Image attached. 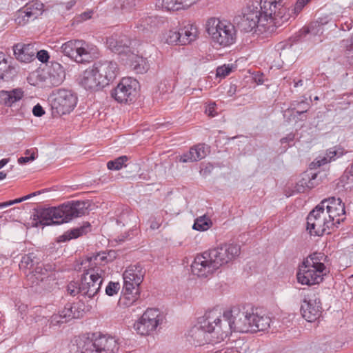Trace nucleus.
Segmentation results:
<instances>
[{"label": "nucleus", "mask_w": 353, "mask_h": 353, "mask_svg": "<svg viewBox=\"0 0 353 353\" xmlns=\"http://www.w3.org/2000/svg\"><path fill=\"white\" fill-rule=\"evenodd\" d=\"M145 271L139 265L128 268L123 274L125 295H132L134 299L139 294V286L143 282Z\"/></svg>", "instance_id": "nucleus-12"}, {"label": "nucleus", "mask_w": 353, "mask_h": 353, "mask_svg": "<svg viewBox=\"0 0 353 353\" xmlns=\"http://www.w3.org/2000/svg\"><path fill=\"white\" fill-rule=\"evenodd\" d=\"M106 259V256L105 253H103L102 254H98L97 255L94 256V257H92L90 259V261H103Z\"/></svg>", "instance_id": "nucleus-57"}, {"label": "nucleus", "mask_w": 353, "mask_h": 353, "mask_svg": "<svg viewBox=\"0 0 353 353\" xmlns=\"http://www.w3.org/2000/svg\"><path fill=\"white\" fill-rule=\"evenodd\" d=\"M120 289V284L110 281L105 288V294L110 296L117 294Z\"/></svg>", "instance_id": "nucleus-47"}, {"label": "nucleus", "mask_w": 353, "mask_h": 353, "mask_svg": "<svg viewBox=\"0 0 353 353\" xmlns=\"http://www.w3.org/2000/svg\"><path fill=\"white\" fill-rule=\"evenodd\" d=\"M77 341V353H95L94 339L80 338Z\"/></svg>", "instance_id": "nucleus-32"}, {"label": "nucleus", "mask_w": 353, "mask_h": 353, "mask_svg": "<svg viewBox=\"0 0 353 353\" xmlns=\"http://www.w3.org/2000/svg\"><path fill=\"white\" fill-rule=\"evenodd\" d=\"M16 58L21 62H30L34 59L35 50L32 44L17 43L13 47Z\"/></svg>", "instance_id": "nucleus-24"}, {"label": "nucleus", "mask_w": 353, "mask_h": 353, "mask_svg": "<svg viewBox=\"0 0 353 353\" xmlns=\"http://www.w3.org/2000/svg\"><path fill=\"white\" fill-rule=\"evenodd\" d=\"M310 107V103L307 101L306 99L294 101L291 103L290 108L285 111L284 116L288 113L291 115L292 112L296 109L302 110V112H307Z\"/></svg>", "instance_id": "nucleus-37"}, {"label": "nucleus", "mask_w": 353, "mask_h": 353, "mask_svg": "<svg viewBox=\"0 0 353 353\" xmlns=\"http://www.w3.org/2000/svg\"><path fill=\"white\" fill-rule=\"evenodd\" d=\"M80 44L77 46L74 60L78 63L90 62L97 57V49L83 40H79Z\"/></svg>", "instance_id": "nucleus-21"}, {"label": "nucleus", "mask_w": 353, "mask_h": 353, "mask_svg": "<svg viewBox=\"0 0 353 353\" xmlns=\"http://www.w3.org/2000/svg\"><path fill=\"white\" fill-rule=\"evenodd\" d=\"M10 205H12V203H10V201H6V202L0 203V208H6V207H8Z\"/></svg>", "instance_id": "nucleus-58"}, {"label": "nucleus", "mask_w": 353, "mask_h": 353, "mask_svg": "<svg viewBox=\"0 0 353 353\" xmlns=\"http://www.w3.org/2000/svg\"><path fill=\"white\" fill-rule=\"evenodd\" d=\"M23 97V91L20 88L10 91L1 90L0 92V102L7 106H12L13 103L19 101Z\"/></svg>", "instance_id": "nucleus-27"}, {"label": "nucleus", "mask_w": 353, "mask_h": 353, "mask_svg": "<svg viewBox=\"0 0 353 353\" xmlns=\"http://www.w3.org/2000/svg\"><path fill=\"white\" fill-rule=\"evenodd\" d=\"M228 331L224 330L223 320L219 317L206 316L199 325L194 326L190 335L193 339L195 345H203L210 343L214 339H223L228 335Z\"/></svg>", "instance_id": "nucleus-5"}, {"label": "nucleus", "mask_w": 353, "mask_h": 353, "mask_svg": "<svg viewBox=\"0 0 353 353\" xmlns=\"http://www.w3.org/2000/svg\"><path fill=\"white\" fill-rule=\"evenodd\" d=\"M106 43L112 52L121 54L128 50L131 41L126 35L114 34L107 39Z\"/></svg>", "instance_id": "nucleus-22"}, {"label": "nucleus", "mask_w": 353, "mask_h": 353, "mask_svg": "<svg viewBox=\"0 0 353 353\" xmlns=\"http://www.w3.org/2000/svg\"><path fill=\"white\" fill-rule=\"evenodd\" d=\"M92 14H93V12L91 11V10L84 12L81 13L78 17L77 21H86L88 19H90L92 17Z\"/></svg>", "instance_id": "nucleus-54"}, {"label": "nucleus", "mask_w": 353, "mask_h": 353, "mask_svg": "<svg viewBox=\"0 0 353 353\" xmlns=\"http://www.w3.org/2000/svg\"><path fill=\"white\" fill-rule=\"evenodd\" d=\"M95 353H116L119 350L117 339L108 335H100L94 339Z\"/></svg>", "instance_id": "nucleus-19"}, {"label": "nucleus", "mask_w": 353, "mask_h": 353, "mask_svg": "<svg viewBox=\"0 0 353 353\" xmlns=\"http://www.w3.org/2000/svg\"><path fill=\"white\" fill-rule=\"evenodd\" d=\"M50 75L53 79V83L58 85L63 81L65 74L63 66L60 63L54 62L52 64Z\"/></svg>", "instance_id": "nucleus-33"}, {"label": "nucleus", "mask_w": 353, "mask_h": 353, "mask_svg": "<svg viewBox=\"0 0 353 353\" xmlns=\"http://www.w3.org/2000/svg\"><path fill=\"white\" fill-rule=\"evenodd\" d=\"M301 312L303 317L309 322L315 321L321 316V303L319 294L315 291L308 290L304 294Z\"/></svg>", "instance_id": "nucleus-13"}, {"label": "nucleus", "mask_w": 353, "mask_h": 353, "mask_svg": "<svg viewBox=\"0 0 353 353\" xmlns=\"http://www.w3.org/2000/svg\"><path fill=\"white\" fill-rule=\"evenodd\" d=\"M164 39L168 44L180 45V33L179 30H169L165 34Z\"/></svg>", "instance_id": "nucleus-40"}, {"label": "nucleus", "mask_w": 353, "mask_h": 353, "mask_svg": "<svg viewBox=\"0 0 353 353\" xmlns=\"http://www.w3.org/2000/svg\"><path fill=\"white\" fill-rule=\"evenodd\" d=\"M162 8L166 10H179L183 9L182 6L176 0H162Z\"/></svg>", "instance_id": "nucleus-43"}, {"label": "nucleus", "mask_w": 353, "mask_h": 353, "mask_svg": "<svg viewBox=\"0 0 353 353\" xmlns=\"http://www.w3.org/2000/svg\"><path fill=\"white\" fill-rule=\"evenodd\" d=\"M295 134L294 133H290L286 137L281 139L280 142L281 144L288 143L289 146L291 145V143H292L294 140Z\"/></svg>", "instance_id": "nucleus-51"}, {"label": "nucleus", "mask_w": 353, "mask_h": 353, "mask_svg": "<svg viewBox=\"0 0 353 353\" xmlns=\"http://www.w3.org/2000/svg\"><path fill=\"white\" fill-rule=\"evenodd\" d=\"M180 33V45H187L195 40L197 30L193 25L188 24L179 30Z\"/></svg>", "instance_id": "nucleus-30"}, {"label": "nucleus", "mask_w": 353, "mask_h": 353, "mask_svg": "<svg viewBox=\"0 0 353 353\" xmlns=\"http://www.w3.org/2000/svg\"><path fill=\"white\" fill-rule=\"evenodd\" d=\"M212 224L211 220L203 215L195 219L192 228L198 231H205L210 228Z\"/></svg>", "instance_id": "nucleus-38"}, {"label": "nucleus", "mask_w": 353, "mask_h": 353, "mask_svg": "<svg viewBox=\"0 0 353 353\" xmlns=\"http://www.w3.org/2000/svg\"><path fill=\"white\" fill-rule=\"evenodd\" d=\"M105 271L100 267L90 268L81 276L79 284L80 294L89 298L94 297L101 289Z\"/></svg>", "instance_id": "nucleus-8"}, {"label": "nucleus", "mask_w": 353, "mask_h": 353, "mask_svg": "<svg viewBox=\"0 0 353 353\" xmlns=\"http://www.w3.org/2000/svg\"><path fill=\"white\" fill-rule=\"evenodd\" d=\"M310 1V0H297L294 7V10L299 12L301 11L305 5Z\"/></svg>", "instance_id": "nucleus-55"}, {"label": "nucleus", "mask_w": 353, "mask_h": 353, "mask_svg": "<svg viewBox=\"0 0 353 353\" xmlns=\"http://www.w3.org/2000/svg\"><path fill=\"white\" fill-rule=\"evenodd\" d=\"M130 232L121 234L115 239L119 243H123L129 239Z\"/></svg>", "instance_id": "nucleus-56"}, {"label": "nucleus", "mask_w": 353, "mask_h": 353, "mask_svg": "<svg viewBox=\"0 0 353 353\" xmlns=\"http://www.w3.org/2000/svg\"><path fill=\"white\" fill-rule=\"evenodd\" d=\"M43 8V3L39 1L28 2L17 12L15 21L20 26H24L42 15Z\"/></svg>", "instance_id": "nucleus-16"}, {"label": "nucleus", "mask_w": 353, "mask_h": 353, "mask_svg": "<svg viewBox=\"0 0 353 353\" xmlns=\"http://www.w3.org/2000/svg\"><path fill=\"white\" fill-rule=\"evenodd\" d=\"M35 54L38 60L42 63H46L50 58L48 52L45 50H41L37 52H35Z\"/></svg>", "instance_id": "nucleus-49"}, {"label": "nucleus", "mask_w": 353, "mask_h": 353, "mask_svg": "<svg viewBox=\"0 0 353 353\" xmlns=\"http://www.w3.org/2000/svg\"><path fill=\"white\" fill-rule=\"evenodd\" d=\"M319 205L325 209L326 208V206L336 207L339 205H344V203L342 202L340 198L332 196L323 200Z\"/></svg>", "instance_id": "nucleus-45"}, {"label": "nucleus", "mask_w": 353, "mask_h": 353, "mask_svg": "<svg viewBox=\"0 0 353 353\" xmlns=\"http://www.w3.org/2000/svg\"><path fill=\"white\" fill-rule=\"evenodd\" d=\"M41 263L34 253H29L28 254L23 255L21 259L20 263L19 264V269L23 272L25 275L28 274V272L32 270L35 266L39 265Z\"/></svg>", "instance_id": "nucleus-29"}, {"label": "nucleus", "mask_w": 353, "mask_h": 353, "mask_svg": "<svg viewBox=\"0 0 353 353\" xmlns=\"http://www.w3.org/2000/svg\"><path fill=\"white\" fill-rule=\"evenodd\" d=\"M82 305L79 303H68L64 307L59 310L57 314H54L50 319L41 317L36 321H41V323H49V327L60 325L65 323L73 319H79L83 316L84 310L81 308Z\"/></svg>", "instance_id": "nucleus-9"}, {"label": "nucleus", "mask_w": 353, "mask_h": 353, "mask_svg": "<svg viewBox=\"0 0 353 353\" xmlns=\"http://www.w3.org/2000/svg\"><path fill=\"white\" fill-rule=\"evenodd\" d=\"M234 68V67L230 64L219 66L216 69V76L224 78L228 76Z\"/></svg>", "instance_id": "nucleus-46"}, {"label": "nucleus", "mask_w": 353, "mask_h": 353, "mask_svg": "<svg viewBox=\"0 0 353 353\" xmlns=\"http://www.w3.org/2000/svg\"><path fill=\"white\" fill-rule=\"evenodd\" d=\"M214 104H212V105H210V106H209V112H210L209 114H210V115H211L212 117L214 116V114H212V108H214Z\"/></svg>", "instance_id": "nucleus-63"}, {"label": "nucleus", "mask_w": 353, "mask_h": 353, "mask_svg": "<svg viewBox=\"0 0 353 353\" xmlns=\"http://www.w3.org/2000/svg\"><path fill=\"white\" fill-rule=\"evenodd\" d=\"M128 160V157L123 155L121 156L112 161H110L107 163V167L110 170H119L123 166H126L125 163Z\"/></svg>", "instance_id": "nucleus-39"}, {"label": "nucleus", "mask_w": 353, "mask_h": 353, "mask_svg": "<svg viewBox=\"0 0 353 353\" xmlns=\"http://www.w3.org/2000/svg\"><path fill=\"white\" fill-rule=\"evenodd\" d=\"M347 152L344 150V148L340 146H334L326 151L325 155L321 159V161H319V165H325L332 161H335L338 158L342 157Z\"/></svg>", "instance_id": "nucleus-31"}, {"label": "nucleus", "mask_w": 353, "mask_h": 353, "mask_svg": "<svg viewBox=\"0 0 353 353\" xmlns=\"http://www.w3.org/2000/svg\"><path fill=\"white\" fill-rule=\"evenodd\" d=\"M15 72V68L8 63L3 55V61L0 63V79L8 81Z\"/></svg>", "instance_id": "nucleus-36"}, {"label": "nucleus", "mask_w": 353, "mask_h": 353, "mask_svg": "<svg viewBox=\"0 0 353 353\" xmlns=\"http://www.w3.org/2000/svg\"><path fill=\"white\" fill-rule=\"evenodd\" d=\"M303 84V81L302 80H299L298 81L294 83V87L297 88L299 86H302Z\"/></svg>", "instance_id": "nucleus-61"}, {"label": "nucleus", "mask_w": 353, "mask_h": 353, "mask_svg": "<svg viewBox=\"0 0 353 353\" xmlns=\"http://www.w3.org/2000/svg\"><path fill=\"white\" fill-rule=\"evenodd\" d=\"M325 213L329 218V219H332L334 221L339 218L345 219L343 216L345 214V204L344 205H339L336 207L333 206H326Z\"/></svg>", "instance_id": "nucleus-34"}, {"label": "nucleus", "mask_w": 353, "mask_h": 353, "mask_svg": "<svg viewBox=\"0 0 353 353\" xmlns=\"http://www.w3.org/2000/svg\"><path fill=\"white\" fill-rule=\"evenodd\" d=\"M90 204L88 201H67L58 207L39 208L33 214L34 225H59L85 215Z\"/></svg>", "instance_id": "nucleus-4"}, {"label": "nucleus", "mask_w": 353, "mask_h": 353, "mask_svg": "<svg viewBox=\"0 0 353 353\" xmlns=\"http://www.w3.org/2000/svg\"><path fill=\"white\" fill-rule=\"evenodd\" d=\"M150 228L152 229H157L159 228V225H158V223H152L150 225Z\"/></svg>", "instance_id": "nucleus-64"}, {"label": "nucleus", "mask_w": 353, "mask_h": 353, "mask_svg": "<svg viewBox=\"0 0 353 353\" xmlns=\"http://www.w3.org/2000/svg\"><path fill=\"white\" fill-rule=\"evenodd\" d=\"M43 266L42 263L37 265L32 270L28 272V274H26L28 285L31 287L39 285L46 278H48L47 270Z\"/></svg>", "instance_id": "nucleus-25"}, {"label": "nucleus", "mask_w": 353, "mask_h": 353, "mask_svg": "<svg viewBox=\"0 0 353 353\" xmlns=\"http://www.w3.org/2000/svg\"><path fill=\"white\" fill-rule=\"evenodd\" d=\"M340 181L343 184V186H345L347 184L353 182V163L348 167L343 175L340 178Z\"/></svg>", "instance_id": "nucleus-42"}, {"label": "nucleus", "mask_w": 353, "mask_h": 353, "mask_svg": "<svg viewBox=\"0 0 353 353\" xmlns=\"http://www.w3.org/2000/svg\"><path fill=\"white\" fill-rule=\"evenodd\" d=\"M93 66L105 87L112 82L118 74V65L114 61H99L94 63Z\"/></svg>", "instance_id": "nucleus-17"}, {"label": "nucleus", "mask_w": 353, "mask_h": 353, "mask_svg": "<svg viewBox=\"0 0 353 353\" xmlns=\"http://www.w3.org/2000/svg\"><path fill=\"white\" fill-rule=\"evenodd\" d=\"M240 246L225 243L197 255L192 263V272L199 277H208L224 264L235 259L240 254Z\"/></svg>", "instance_id": "nucleus-3"}, {"label": "nucleus", "mask_w": 353, "mask_h": 353, "mask_svg": "<svg viewBox=\"0 0 353 353\" xmlns=\"http://www.w3.org/2000/svg\"><path fill=\"white\" fill-rule=\"evenodd\" d=\"M206 31L212 41L220 46L233 44L236 39L235 24L217 18H210L206 23Z\"/></svg>", "instance_id": "nucleus-6"}, {"label": "nucleus", "mask_w": 353, "mask_h": 353, "mask_svg": "<svg viewBox=\"0 0 353 353\" xmlns=\"http://www.w3.org/2000/svg\"><path fill=\"white\" fill-rule=\"evenodd\" d=\"M77 103V97L72 91L59 90L52 102V108L63 115L72 111Z\"/></svg>", "instance_id": "nucleus-14"}, {"label": "nucleus", "mask_w": 353, "mask_h": 353, "mask_svg": "<svg viewBox=\"0 0 353 353\" xmlns=\"http://www.w3.org/2000/svg\"><path fill=\"white\" fill-rule=\"evenodd\" d=\"M137 82L130 78H123L117 86L112 90L111 96L119 103H128L134 100Z\"/></svg>", "instance_id": "nucleus-15"}, {"label": "nucleus", "mask_w": 353, "mask_h": 353, "mask_svg": "<svg viewBox=\"0 0 353 353\" xmlns=\"http://www.w3.org/2000/svg\"><path fill=\"white\" fill-rule=\"evenodd\" d=\"M324 258H325L324 254L314 252V253L310 254L304 261H308V262H310V265H312L314 266H318L319 264H324L323 262H321V261Z\"/></svg>", "instance_id": "nucleus-44"}, {"label": "nucleus", "mask_w": 353, "mask_h": 353, "mask_svg": "<svg viewBox=\"0 0 353 353\" xmlns=\"http://www.w3.org/2000/svg\"><path fill=\"white\" fill-rule=\"evenodd\" d=\"M80 44L79 40H70L63 44L61 47V52L64 55L74 59V55L77 53V46Z\"/></svg>", "instance_id": "nucleus-35"}, {"label": "nucleus", "mask_w": 353, "mask_h": 353, "mask_svg": "<svg viewBox=\"0 0 353 353\" xmlns=\"http://www.w3.org/2000/svg\"><path fill=\"white\" fill-rule=\"evenodd\" d=\"M36 159L34 152H32L29 157H21L18 159V162L20 164L26 163L28 162L32 161Z\"/></svg>", "instance_id": "nucleus-53"}, {"label": "nucleus", "mask_w": 353, "mask_h": 353, "mask_svg": "<svg viewBox=\"0 0 353 353\" xmlns=\"http://www.w3.org/2000/svg\"><path fill=\"white\" fill-rule=\"evenodd\" d=\"M39 194H40L39 191V192H33V193L30 194L28 195H26L25 196H23L21 198L16 199L14 200H11L10 203H12V205L15 204V203H21V202H22L23 201H26V200L31 198L33 196H36V195Z\"/></svg>", "instance_id": "nucleus-50"}, {"label": "nucleus", "mask_w": 353, "mask_h": 353, "mask_svg": "<svg viewBox=\"0 0 353 353\" xmlns=\"http://www.w3.org/2000/svg\"><path fill=\"white\" fill-rule=\"evenodd\" d=\"M296 114L294 115V117L295 118L296 116H301L304 114L306 112H302V110L296 109L294 110Z\"/></svg>", "instance_id": "nucleus-60"}, {"label": "nucleus", "mask_w": 353, "mask_h": 353, "mask_svg": "<svg viewBox=\"0 0 353 353\" xmlns=\"http://www.w3.org/2000/svg\"><path fill=\"white\" fill-rule=\"evenodd\" d=\"M139 0H121L120 8L123 13L131 12L138 5Z\"/></svg>", "instance_id": "nucleus-41"}, {"label": "nucleus", "mask_w": 353, "mask_h": 353, "mask_svg": "<svg viewBox=\"0 0 353 353\" xmlns=\"http://www.w3.org/2000/svg\"><path fill=\"white\" fill-rule=\"evenodd\" d=\"M100 77L92 65L86 69L80 78V84L85 89L92 91L100 90L105 86L100 81Z\"/></svg>", "instance_id": "nucleus-18"}, {"label": "nucleus", "mask_w": 353, "mask_h": 353, "mask_svg": "<svg viewBox=\"0 0 353 353\" xmlns=\"http://www.w3.org/2000/svg\"><path fill=\"white\" fill-rule=\"evenodd\" d=\"M342 221L343 219L338 218L336 221L329 219L324 208L318 205L307 217V230L311 235L314 236L330 234L339 228Z\"/></svg>", "instance_id": "nucleus-7"}, {"label": "nucleus", "mask_w": 353, "mask_h": 353, "mask_svg": "<svg viewBox=\"0 0 353 353\" xmlns=\"http://www.w3.org/2000/svg\"><path fill=\"white\" fill-rule=\"evenodd\" d=\"M290 19L283 0L250 1L241 14L234 18V23L241 32H273Z\"/></svg>", "instance_id": "nucleus-1"}, {"label": "nucleus", "mask_w": 353, "mask_h": 353, "mask_svg": "<svg viewBox=\"0 0 353 353\" xmlns=\"http://www.w3.org/2000/svg\"><path fill=\"white\" fill-rule=\"evenodd\" d=\"M6 177V173L4 172H0V180H3Z\"/></svg>", "instance_id": "nucleus-62"}, {"label": "nucleus", "mask_w": 353, "mask_h": 353, "mask_svg": "<svg viewBox=\"0 0 353 353\" xmlns=\"http://www.w3.org/2000/svg\"><path fill=\"white\" fill-rule=\"evenodd\" d=\"M164 21L161 17L155 15L142 17L137 22L136 28L143 33L153 32L159 28Z\"/></svg>", "instance_id": "nucleus-20"}, {"label": "nucleus", "mask_w": 353, "mask_h": 353, "mask_svg": "<svg viewBox=\"0 0 353 353\" xmlns=\"http://www.w3.org/2000/svg\"><path fill=\"white\" fill-rule=\"evenodd\" d=\"M8 162V159H3L0 161V169L5 166Z\"/></svg>", "instance_id": "nucleus-59"}, {"label": "nucleus", "mask_w": 353, "mask_h": 353, "mask_svg": "<svg viewBox=\"0 0 353 353\" xmlns=\"http://www.w3.org/2000/svg\"><path fill=\"white\" fill-rule=\"evenodd\" d=\"M327 268L324 264L318 266L310 265L308 261H303L299 266L296 274L297 281L302 285H312L322 282L323 276L327 274Z\"/></svg>", "instance_id": "nucleus-10"}, {"label": "nucleus", "mask_w": 353, "mask_h": 353, "mask_svg": "<svg viewBox=\"0 0 353 353\" xmlns=\"http://www.w3.org/2000/svg\"><path fill=\"white\" fill-rule=\"evenodd\" d=\"M317 174H313L311 176L305 174L302 178L296 183L292 193H305L317 185L314 181Z\"/></svg>", "instance_id": "nucleus-26"}, {"label": "nucleus", "mask_w": 353, "mask_h": 353, "mask_svg": "<svg viewBox=\"0 0 353 353\" xmlns=\"http://www.w3.org/2000/svg\"><path fill=\"white\" fill-rule=\"evenodd\" d=\"M79 284L75 282H71L68 285V292L71 295L74 296L77 294L80 293V290H79Z\"/></svg>", "instance_id": "nucleus-48"}, {"label": "nucleus", "mask_w": 353, "mask_h": 353, "mask_svg": "<svg viewBox=\"0 0 353 353\" xmlns=\"http://www.w3.org/2000/svg\"><path fill=\"white\" fill-rule=\"evenodd\" d=\"M163 319V314L159 310L150 308L134 323V329L141 336L150 335L162 323Z\"/></svg>", "instance_id": "nucleus-11"}, {"label": "nucleus", "mask_w": 353, "mask_h": 353, "mask_svg": "<svg viewBox=\"0 0 353 353\" xmlns=\"http://www.w3.org/2000/svg\"><path fill=\"white\" fill-rule=\"evenodd\" d=\"M225 328L228 326L234 332L255 333L270 327L271 318L258 312L250 304L239 305L225 310L223 314Z\"/></svg>", "instance_id": "nucleus-2"}, {"label": "nucleus", "mask_w": 353, "mask_h": 353, "mask_svg": "<svg viewBox=\"0 0 353 353\" xmlns=\"http://www.w3.org/2000/svg\"><path fill=\"white\" fill-rule=\"evenodd\" d=\"M90 223L86 222L81 227L68 230L58 237L57 241L65 242L73 239H77L82 236L83 234H86L90 230Z\"/></svg>", "instance_id": "nucleus-28"}, {"label": "nucleus", "mask_w": 353, "mask_h": 353, "mask_svg": "<svg viewBox=\"0 0 353 353\" xmlns=\"http://www.w3.org/2000/svg\"><path fill=\"white\" fill-rule=\"evenodd\" d=\"M208 152V148L205 144L200 143L181 155L179 161L182 163L196 161L205 158Z\"/></svg>", "instance_id": "nucleus-23"}, {"label": "nucleus", "mask_w": 353, "mask_h": 353, "mask_svg": "<svg viewBox=\"0 0 353 353\" xmlns=\"http://www.w3.org/2000/svg\"><path fill=\"white\" fill-rule=\"evenodd\" d=\"M32 113L35 117H41L45 114V111L40 104H37L32 109Z\"/></svg>", "instance_id": "nucleus-52"}]
</instances>
